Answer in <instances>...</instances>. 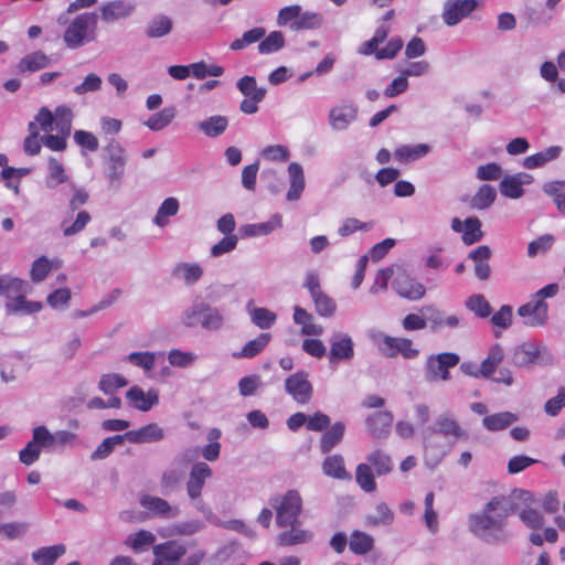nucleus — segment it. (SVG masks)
Masks as SVG:
<instances>
[{
  "label": "nucleus",
  "mask_w": 565,
  "mask_h": 565,
  "mask_svg": "<svg viewBox=\"0 0 565 565\" xmlns=\"http://www.w3.org/2000/svg\"><path fill=\"white\" fill-rule=\"evenodd\" d=\"M514 503L509 497L492 498L481 513L470 516V530L488 544H503L510 535L504 530L508 516L513 512Z\"/></svg>",
  "instance_id": "nucleus-1"
},
{
  "label": "nucleus",
  "mask_w": 565,
  "mask_h": 565,
  "mask_svg": "<svg viewBox=\"0 0 565 565\" xmlns=\"http://www.w3.org/2000/svg\"><path fill=\"white\" fill-rule=\"evenodd\" d=\"M98 15L85 12L77 15L64 32V42L70 49H77L96 39Z\"/></svg>",
  "instance_id": "nucleus-2"
},
{
  "label": "nucleus",
  "mask_w": 565,
  "mask_h": 565,
  "mask_svg": "<svg viewBox=\"0 0 565 565\" xmlns=\"http://www.w3.org/2000/svg\"><path fill=\"white\" fill-rule=\"evenodd\" d=\"M367 337L377 351L386 358L402 355L411 360L419 354V350L413 348L412 340L407 338L391 337L379 330H370Z\"/></svg>",
  "instance_id": "nucleus-3"
},
{
  "label": "nucleus",
  "mask_w": 565,
  "mask_h": 565,
  "mask_svg": "<svg viewBox=\"0 0 565 565\" xmlns=\"http://www.w3.org/2000/svg\"><path fill=\"white\" fill-rule=\"evenodd\" d=\"M270 503L276 511V524L279 527L295 524L302 512V498L296 489H290L284 495L271 499Z\"/></svg>",
  "instance_id": "nucleus-4"
},
{
  "label": "nucleus",
  "mask_w": 565,
  "mask_h": 565,
  "mask_svg": "<svg viewBox=\"0 0 565 565\" xmlns=\"http://www.w3.org/2000/svg\"><path fill=\"white\" fill-rule=\"evenodd\" d=\"M459 361V355L451 352L429 355L424 366L425 381L435 383L450 380L449 369L456 366Z\"/></svg>",
  "instance_id": "nucleus-5"
},
{
  "label": "nucleus",
  "mask_w": 565,
  "mask_h": 565,
  "mask_svg": "<svg viewBox=\"0 0 565 565\" xmlns=\"http://www.w3.org/2000/svg\"><path fill=\"white\" fill-rule=\"evenodd\" d=\"M107 177L110 184L118 186L125 174L127 163L125 148L114 138H110L105 147Z\"/></svg>",
  "instance_id": "nucleus-6"
},
{
  "label": "nucleus",
  "mask_w": 565,
  "mask_h": 565,
  "mask_svg": "<svg viewBox=\"0 0 565 565\" xmlns=\"http://www.w3.org/2000/svg\"><path fill=\"white\" fill-rule=\"evenodd\" d=\"M237 89L245 96L239 104V110L246 115H253L258 111V104L266 96V88L257 85L254 76L245 75L236 83Z\"/></svg>",
  "instance_id": "nucleus-7"
},
{
  "label": "nucleus",
  "mask_w": 565,
  "mask_h": 565,
  "mask_svg": "<svg viewBox=\"0 0 565 565\" xmlns=\"http://www.w3.org/2000/svg\"><path fill=\"white\" fill-rule=\"evenodd\" d=\"M420 311L433 331H441L443 329L456 330L467 326V320L463 316L447 315L446 311L440 310L435 305H426Z\"/></svg>",
  "instance_id": "nucleus-8"
},
{
  "label": "nucleus",
  "mask_w": 565,
  "mask_h": 565,
  "mask_svg": "<svg viewBox=\"0 0 565 565\" xmlns=\"http://www.w3.org/2000/svg\"><path fill=\"white\" fill-rule=\"evenodd\" d=\"M553 356L544 349L533 342H526L518 345L512 353L511 362L519 367H530L534 364L551 363Z\"/></svg>",
  "instance_id": "nucleus-9"
},
{
  "label": "nucleus",
  "mask_w": 565,
  "mask_h": 565,
  "mask_svg": "<svg viewBox=\"0 0 565 565\" xmlns=\"http://www.w3.org/2000/svg\"><path fill=\"white\" fill-rule=\"evenodd\" d=\"M477 6V0H446L443 6V21L447 26H455L468 18Z\"/></svg>",
  "instance_id": "nucleus-10"
},
{
  "label": "nucleus",
  "mask_w": 565,
  "mask_h": 565,
  "mask_svg": "<svg viewBox=\"0 0 565 565\" xmlns=\"http://www.w3.org/2000/svg\"><path fill=\"white\" fill-rule=\"evenodd\" d=\"M329 362L332 365L340 361H350L354 356V343L352 338L344 332L334 331L329 338Z\"/></svg>",
  "instance_id": "nucleus-11"
},
{
  "label": "nucleus",
  "mask_w": 565,
  "mask_h": 565,
  "mask_svg": "<svg viewBox=\"0 0 565 565\" xmlns=\"http://www.w3.org/2000/svg\"><path fill=\"white\" fill-rule=\"evenodd\" d=\"M152 565H178L186 554V547L178 541H167L152 547Z\"/></svg>",
  "instance_id": "nucleus-12"
},
{
  "label": "nucleus",
  "mask_w": 565,
  "mask_h": 565,
  "mask_svg": "<svg viewBox=\"0 0 565 565\" xmlns=\"http://www.w3.org/2000/svg\"><path fill=\"white\" fill-rule=\"evenodd\" d=\"M285 391L299 404H307L312 397V385L306 372H297L285 381Z\"/></svg>",
  "instance_id": "nucleus-13"
},
{
  "label": "nucleus",
  "mask_w": 565,
  "mask_h": 565,
  "mask_svg": "<svg viewBox=\"0 0 565 565\" xmlns=\"http://www.w3.org/2000/svg\"><path fill=\"white\" fill-rule=\"evenodd\" d=\"M211 477L212 469L206 462L199 461L192 466L186 481V493L191 501H196L201 498L205 482Z\"/></svg>",
  "instance_id": "nucleus-14"
},
{
  "label": "nucleus",
  "mask_w": 565,
  "mask_h": 565,
  "mask_svg": "<svg viewBox=\"0 0 565 565\" xmlns=\"http://www.w3.org/2000/svg\"><path fill=\"white\" fill-rule=\"evenodd\" d=\"M548 306L543 299H533L518 309L519 316L525 319V324L531 327L544 326L548 318Z\"/></svg>",
  "instance_id": "nucleus-15"
},
{
  "label": "nucleus",
  "mask_w": 565,
  "mask_h": 565,
  "mask_svg": "<svg viewBox=\"0 0 565 565\" xmlns=\"http://www.w3.org/2000/svg\"><path fill=\"white\" fill-rule=\"evenodd\" d=\"M140 505L146 509L152 516L162 519H174L180 514L177 505H171L166 499L145 494L140 498Z\"/></svg>",
  "instance_id": "nucleus-16"
},
{
  "label": "nucleus",
  "mask_w": 565,
  "mask_h": 565,
  "mask_svg": "<svg viewBox=\"0 0 565 565\" xmlns=\"http://www.w3.org/2000/svg\"><path fill=\"white\" fill-rule=\"evenodd\" d=\"M532 181L533 177L524 172L504 175L499 185L500 192L509 199H520L524 194L523 185Z\"/></svg>",
  "instance_id": "nucleus-17"
},
{
  "label": "nucleus",
  "mask_w": 565,
  "mask_h": 565,
  "mask_svg": "<svg viewBox=\"0 0 565 565\" xmlns=\"http://www.w3.org/2000/svg\"><path fill=\"white\" fill-rule=\"evenodd\" d=\"M393 288L396 292L409 300H419L425 296V287L409 277L406 273H399L396 275L393 281Z\"/></svg>",
  "instance_id": "nucleus-18"
},
{
  "label": "nucleus",
  "mask_w": 565,
  "mask_h": 565,
  "mask_svg": "<svg viewBox=\"0 0 565 565\" xmlns=\"http://www.w3.org/2000/svg\"><path fill=\"white\" fill-rule=\"evenodd\" d=\"M287 530L282 531L278 535V543L281 546H294L306 544L312 541L313 532L303 529L300 520L296 521L295 524H288Z\"/></svg>",
  "instance_id": "nucleus-19"
},
{
  "label": "nucleus",
  "mask_w": 565,
  "mask_h": 565,
  "mask_svg": "<svg viewBox=\"0 0 565 565\" xmlns=\"http://www.w3.org/2000/svg\"><path fill=\"white\" fill-rule=\"evenodd\" d=\"M126 397L136 409L141 412H148L159 403V393L157 390L152 388L146 393L137 385L127 391Z\"/></svg>",
  "instance_id": "nucleus-20"
},
{
  "label": "nucleus",
  "mask_w": 565,
  "mask_h": 565,
  "mask_svg": "<svg viewBox=\"0 0 565 565\" xmlns=\"http://www.w3.org/2000/svg\"><path fill=\"white\" fill-rule=\"evenodd\" d=\"M127 437L132 444L158 443L164 438V430L157 423H150L138 429L128 430Z\"/></svg>",
  "instance_id": "nucleus-21"
},
{
  "label": "nucleus",
  "mask_w": 565,
  "mask_h": 565,
  "mask_svg": "<svg viewBox=\"0 0 565 565\" xmlns=\"http://www.w3.org/2000/svg\"><path fill=\"white\" fill-rule=\"evenodd\" d=\"M393 415L391 412H376L366 418V426L373 437L386 438L391 433Z\"/></svg>",
  "instance_id": "nucleus-22"
},
{
  "label": "nucleus",
  "mask_w": 565,
  "mask_h": 565,
  "mask_svg": "<svg viewBox=\"0 0 565 565\" xmlns=\"http://www.w3.org/2000/svg\"><path fill=\"white\" fill-rule=\"evenodd\" d=\"M281 226L282 217L280 214L276 213L271 215L267 222L245 224L241 226L239 231L246 237H259L267 236L274 231L281 228Z\"/></svg>",
  "instance_id": "nucleus-23"
},
{
  "label": "nucleus",
  "mask_w": 565,
  "mask_h": 565,
  "mask_svg": "<svg viewBox=\"0 0 565 565\" xmlns=\"http://www.w3.org/2000/svg\"><path fill=\"white\" fill-rule=\"evenodd\" d=\"M226 323L224 309L203 302L202 329L209 332L221 331Z\"/></svg>",
  "instance_id": "nucleus-24"
},
{
  "label": "nucleus",
  "mask_w": 565,
  "mask_h": 565,
  "mask_svg": "<svg viewBox=\"0 0 565 565\" xmlns=\"http://www.w3.org/2000/svg\"><path fill=\"white\" fill-rule=\"evenodd\" d=\"M491 255L492 252L487 245L478 246L468 254V258L475 262V275L480 280H487L490 277L489 259Z\"/></svg>",
  "instance_id": "nucleus-25"
},
{
  "label": "nucleus",
  "mask_w": 565,
  "mask_h": 565,
  "mask_svg": "<svg viewBox=\"0 0 565 565\" xmlns=\"http://www.w3.org/2000/svg\"><path fill=\"white\" fill-rule=\"evenodd\" d=\"M185 477L184 467L171 463L160 477V487L164 495L177 491Z\"/></svg>",
  "instance_id": "nucleus-26"
},
{
  "label": "nucleus",
  "mask_w": 565,
  "mask_h": 565,
  "mask_svg": "<svg viewBox=\"0 0 565 565\" xmlns=\"http://www.w3.org/2000/svg\"><path fill=\"white\" fill-rule=\"evenodd\" d=\"M356 118V108L350 105L333 107L329 111V122L334 130L347 129Z\"/></svg>",
  "instance_id": "nucleus-27"
},
{
  "label": "nucleus",
  "mask_w": 565,
  "mask_h": 565,
  "mask_svg": "<svg viewBox=\"0 0 565 565\" xmlns=\"http://www.w3.org/2000/svg\"><path fill=\"white\" fill-rule=\"evenodd\" d=\"M51 58L42 51H35L23 56L15 65L17 73H34L47 67Z\"/></svg>",
  "instance_id": "nucleus-28"
},
{
  "label": "nucleus",
  "mask_w": 565,
  "mask_h": 565,
  "mask_svg": "<svg viewBox=\"0 0 565 565\" xmlns=\"http://www.w3.org/2000/svg\"><path fill=\"white\" fill-rule=\"evenodd\" d=\"M173 278L182 280L184 285L192 286L203 276V268L196 263H178L171 271Z\"/></svg>",
  "instance_id": "nucleus-29"
},
{
  "label": "nucleus",
  "mask_w": 565,
  "mask_h": 565,
  "mask_svg": "<svg viewBox=\"0 0 565 565\" xmlns=\"http://www.w3.org/2000/svg\"><path fill=\"white\" fill-rule=\"evenodd\" d=\"M288 177L290 186L286 199L288 201H297L300 199L306 185L302 167L298 162H291L288 166Z\"/></svg>",
  "instance_id": "nucleus-30"
},
{
  "label": "nucleus",
  "mask_w": 565,
  "mask_h": 565,
  "mask_svg": "<svg viewBox=\"0 0 565 565\" xmlns=\"http://www.w3.org/2000/svg\"><path fill=\"white\" fill-rule=\"evenodd\" d=\"M198 129L209 138H217L228 127V118L222 115L210 116L196 125Z\"/></svg>",
  "instance_id": "nucleus-31"
},
{
  "label": "nucleus",
  "mask_w": 565,
  "mask_h": 565,
  "mask_svg": "<svg viewBox=\"0 0 565 565\" xmlns=\"http://www.w3.org/2000/svg\"><path fill=\"white\" fill-rule=\"evenodd\" d=\"M294 322L301 326V334L303 335H321L323 327L313 322L315 318L306 309L296 306L294 308Z\"/></svg>",
  "instance_id": "nucleus-32"
},
{
  "label": "nucleus",
  "mask_w": 565,
  "mask_h": 565,
  "mask_svg": "<svg viewBox=\"0 0 565 565\" xmlns=\"http://www.w3.org/2000/svg\"><path fill=\"white\" fill-rule=\"evenodd\" d=\"M563 148L561 146H551L543 151L531 154L523 160V167L526 169H536L545 166L546 163L556 160L562 154Z\"/></svg>",
  "instance_id": "nucleus-33"
},
{
  "label": "nucleus",
  "mask_w": 565,
  "mask_h": 565,
  "mask_svg": "<svg viewBox=\"0 0 565 565\" xmlns=\"http://www.w3.org/2000/svg\"><path fill=\"white\" fill-rule=\"evenodd\" d=\"M134 10V4L124 0L108 2L100 9L103 20L108 22L126 18L130 15Z\"/></svg>",
  "instance_id": "nucleus-34"
},
{
  "label": "nucleus",
  "mask_w": 565,
  "mask_h": 565,
  "mask_svg": "<svg viewBox=\"0 0 565 565\" xmlns=\"http://www.w3.org/2000/svg\"><path fill=\"white\" fill-rule=\"evenodd\" d=\"M66 547L63 544L44 546L32 552L31 557L38 565H54L57 558L64 555Z\"/></svg>",
  "instance_id": "nucleus-35"
},
{
  "label": "nucleus",
  "mask_w": 565,
  "mask_h": 565,
  "mask_svg": "<svg viewBox=\"0 0 565 565\" xmlns=\"http://www.w3.org/2000/svg\"><path fill=\"white\" fill-rule=\"evenodd\" d=\"M322 471L326 476L334 479H351L350 472H348L344 467V458L341 455L328 456L322 462Z\"/></svg>",
  "instance_id": "nucleus-36"
},
{
  "label": "nucleus",
  "mask_w": 565,
  "mask_h": 565,
  "mask_svg": "<svg viewBox=\"0 0 565 565\" xmlns=\"http://www.w3.org/2000/svg\"><path fill=\"white\" fill-rule=\"evenodd\" d=\"M28 292L11 294V297L15 296L12 301L6 303V309L10 313H35L42 310L43 305L40 301H28L24 295Z\"/></svg>",
  "instance_id": "nucleus-37"
},
{
  "label": "nucleus",
  "mask_w": 565,
  "mask_h": 565,
  "mask_svg": "<svg viewBox=\"0 0 565 565\" xmlns=\"http://www.w3.org/2000/svg\"><path fill=\"white\" fill-rule=\"evenodd\" d=\"M252 301H248L246 309L249 313L252 322L260 329H269L277 320V315L264 307H252Z\"/></svg>",
  "instance_id": "nucleus-38"
},
{
  "label": "nucleus",
  "mask_w": 565,
  "mask_h": 565,
  "mask_svg": "<svg viewBox=\"0 0 565 565\" xmlns=\"http://www.w3.org/2000/svg\"><path fill=\"white\" fill-rule=\"evenodd\" d=\"M424 447L427 455H431L437 460L446 454V447L439 443V434L433 426L423 431Z\"/></svg>",
  "instance_id": "nucleus-39"
},
{
  "label": "nucleus",
  "mask_w": 565,
  "mask_h": 565,
  "mask_svg": "<svg viewBox=\"0 0 565 565\" xmlns=\"http://www.w3.org/2000/svg\"><path fill=\"white\" fill-rule=\"evenodd\" d=\"M204 300H195L190 307L184 309L180 316V322L188 329L202 328Z\"/></svg>",
  "instance_id": "nucleus-40"
},
{
  "label": "nucleus",
  "mask_w": 565,
  "mask_h": 565,
  "mask_svg": "<svg viewBox=\"0 0 565 565\" xmlns=\"http://www.w3.org/2000/svg\"><path fill=\"white\" fill-rule=\"evenodd\" d=\"M344 430L345 426L342 422H337L335 424H333L321 437V452H330L342 440Z\"/></svg>",
  "instance_id": "nucleus-41"
},
{
  "label": "nucleus",
  "mask_w": 565,
  "mask_h": 565,
  "mask_svg": "<svg viewBox=\"0 0 565 565\" xmlns=\"http://www.w3.org/2000/svg\"><path fill=\"white\" fill-rule=\"evenodd\" d=\"M430 148L425 143H417L414 146H401L394 151V157L401 162H412L425 157Z\"/></svg>",
  "instance_id": "nucleus-42"
},
{
  "label": "nucleus",
  "mask_w": 565,
  "mask_h": 565,
  "mask_svg": "<svg viewBox=\"0 0 565 565\" xmlns=\"http://www.w3.org/2000/svg\"><path fill=\"white\" fill-rule=\"evenodd\" d=\"M73 111L70 107L62 105L55 109L53 130L57 134L70 136L72 130Z\"/></svg>",
  "instance_id": "nucleus-43"
},
{
  "label": "nucleus",
  "mask_w": 565,
  "mask_h": 565,
  "mask_svg": "<svg viewBox=\"0 0 565 565\" xmlns=\"http://www.w3.org/2000/svg\"><path fill=\"white\" fill-rule=\"evenodd\" d=\"M435 428L439 435L445 437L467 438L466 431L460 427L457 420L448 415L438 417Z\"/></svg>",
  "instance_id": "nucleus-44"
},
{
  "label": "nucleus",
  "mask_w": 565,
  "mask_h": 565,
  "mask_svg": "<svg viewBox=\"0 0 565 565\" xmlns=\"http://www.w3.org/2000/svg\"><path fill=\"white\" fill-rule=\"evenodd\" d=\"M518 420V416L511 412H501L486 416L482 419L483 426L490 431H499L509 427Z\"/></svg>",
  "instance_id": "nucleus-45"
},
{
  "label": "nucleus",
  "mask_w": 565,
  "mask_h": 565,
  "mask_svg": "<svg viewBox=\"0 0 565 565\" xmlns=\"http://www.w3.org/2000/svg\"><path fill=\"white\" fill-rule=\"evenodd\" d=\"M367 465H370L371 469H375V473L377 476H384L392 471L393 461L391 457L381 449H376L370 452L366 457Z\"/></svg>",
  "instance_id": "nucleus-46"
},
{
  "label": "nucleus",
  "mask_w": 565,
  "mask_h": 565,
  "mask_svg": "<svg viewBox=\"0 0 565 565\" xmlns=\"http://www.w3.org/2000/svg\"><path fill=\"white\" fill-rule=\"evenodd\" d=\"M90 215L87 211H79L76 215L74 222H71L70 218H63L60 223V227L65 237L74 236L81 233L85 226L90 222Z\"/></svg>",
  "instance_id": "nucleus-47"
},
{
  "label": "nucleus",
  "mask_w": 565,
  "mask_h": 565,
  "mask_svg": "<svg viewBox=\"0 0 565 565\" xmlns=\"http://www.w3.org/2000/svg\"><path fill=\"white\" fill-rule=\"evenodd\" d=\"M503 359L504 351L502 347L498 343L492 344L489 348L487 358L481 363L483 365V377H491Z\"/></svg>",
  "instance_id": "nucleus-48"
},
{
  "label": "nucleus",
  "mask_w": 565,
  "mask_h": 565,
  "mask_svg": "<svg viewBox=\"0 0 565 565\" xmlns=\"http://www.w3.org/2000/svg\"><path fill=\"white\" fill-rule=\"evenodd\" d=\"M266 30L263 26L253 28L243 33V35L238 39H235L231 44L230 49L232 51H241L245 47L260 42V40L265 36Z\"/></svg>",
  "instance_id": "nucleus-49"
},
{
  "label": "nucleus",
  "mask_w": 565,
  "mask_h": 565,
  "mask_svg": "<svg viewBox=\"0 0 565 565\" xmlns=\"http://www.w3.org/2000/svg\"><path fill=\"white\" fill-rule=\"evenodd\" d=\"M270 334L262 333L257 338L248 341L242 349L241 352L234 353L235 358L252 359L259 354L269 343Z\"/></svg>",
  "instance_id": "nucleus-50"
},
{
  "label": "nucleus",
  "mask_w": 565,
  "mask_h": 565,
  "mask_svg": "<svg viewBox=\"0 0 565 565\" xmlns=\"http://www.w3.org/2000/svg\"><path fill=\"white\" fill-rule=\"evenodd\" d=\"M180 204L175 198H167L159 206L153 223L160 227L169 224L168 217L174 216L179 211Z\"/></svg>",
  "instance_id": "nucleus-51"
},
{
  "label": "nucleus",
  "mask_w": 565,
  "mask_h": 565,
  "mask_svg": "<svg viewBox=\"0 0 565 565\" xmlns=\"http://www.w3.org/2000/svg\"><path fill=\"white\" fill-rule=\"evenodd\" d=\"M302 7L292 4L281 8L278 11L276 23L278 26H288L291 31L296 32L295 24L300 19Z\"/></svg>",
  "instance_id": "nucleus-52"
},
{
  "label": "nucleus",
  "mask_w": 565,
  "mask_h": 565,
  "mask_svg": "<svg viewBox=\"0 0 565 565\" xmlns=\"http://www.w3.org/2000/svg\"><path fill=\"white\" fill-rule=\"evenodd\" d=\"M172 30V20L167 15L153 18L146 28L148 38L157 39L169 34Z\"/></svg>",
  "instance_id": "nucleus-53"
},
{
  "label": "nucleus",
  "mask_w": 565,
  "mask_h": 565,
  "mask_svg": "<svg viewBox=\"0 0 565 565\" xmlns=\"http://www.w3.org/2000/svg\"><path fill=\"white\" fill-rule=\"evenodd\" d=\"M175 115H177V110L174 107H172V106L164 107L159 113L152 115L145 122V125L153 131H159V130H162L163 128H166L167 126H169L171 124V121L174 119Z\"/></svg>",
  "instance_id": "nucleus-54"
},
{
  "label": "nucleus",
  "mask_w": 565,
  "mask_h": 565,
  "mask_svg": "<svg viewBox=\"0 0 565 565\" xmlns=\"http://www.w3.org/2000/svg\"><path fill=\"white\" fill-rule=\"evenodd\" d=\"M543 191L553 199L557 209L565 213V180L546 182L543 184Z\"/></svg>",
  "instance_id": "nucleus-55"
},
{
  "label": "nucleus",
  "mask_w": 565,
  "mask_h": 565,
  "mask_svg": "<svg viewBox=\"0 0 565 565\" xmlns=\"http://www.w3.org/2000/svg\"><path fill=\"white\" fill-rule=\"evenodd\" d=\"M285 38L280 31H271L266 38H263L258 44L260 54H271L278 52L285 46Z\"/></svg>",
  "instance_id": "nucleus-56"
},
{
  "label": "nucleus",
  "mask_w": 565,
  "mask_h": 565,
  "mask_svg": "<svg viewBox=\"0 0 565 565\" xmlns=\"http://www.w3.org/2000/svg\"><path fill=\"white\" fill-rule=\"evenodd\" d=\"M47 169L49 174L45 180L47 188L54 189L67 180L63 166L55 158H49Z\"/></svg>",
  "instance_id": "nucleus-57"
},
{
  "label": "nucleus",
  "mask_w": 565,
  "mask_h": 565,
  "mask_svg": "<svg viewBox=\"0 0 565 565\" xmlns=\"http://www.w3.org/2000/svg\"><path fill=\"white\" fill-rule=\"evenodd\" d=\"M495 189L489 184H483L473 195L471 205L478 210H486L492 205V203L495 201Z\"/></svg>",
  "instance_id": "nucleus-58"
},
{
  "label": "nucleus",
  "mask_w": 565,
  "mask_h": 565,
  "mask_svg": "<svg viewBox=\"0 0 565 565\" xmlns=\"http://www.w3.org/2000/svg\"><path fill=\"white\" fill-rule=\"evenodd\" d=\"M355 481L365 492H374L376 490V482L370 465L360 463L355 470Z\"/></svg>",
  "instance_id": "nucleus-59"
},
{
  "label": "nucleus",
  "mask_w": 565,
  "mask_h": 565,
  "mask_svg": "<svg viewBox=\"0 0 565 565\" xmlns=\"http://www.w3.org/2000/svg\"><path fill=\"white\" fill-rule=\"evenodd\" d=\"M28 282L18 277L9 275L0 276V296L4 295L11 298V294H20L26 291Z\"/></svg>",
  "instance_id": "nucleus-60"
},
{
  "label": "nucleus",
  "mask_w": 565,
  "mask_h": 565,
  "mask_svg": "<svg viewBox=\"0 0 565 565\" xmlns=\"http://www.w3.org/2000/svg\"><path fill=\"white\" fill-rule=\"evenodd\" d=\"M373 543L374 540L371 535L364 532L354 531L351 535L349 546L354 554L363 555L373 548Z\"/></svg>",
  "instance_id": "nucleus-61"
},
{
  "label": "nucleus",
  "mask_w": 565,
  "mask_h": 565,
  "mask_svg": "<svg viewBox=\"0 0 565 565\" xmlns=\"http://www.w3.org/2000/svg\"><path fill=\"white\" fill-rule=\"evenodd\" d=\"M154 541L156 536L153 533L147 530H140L127 537L126 545L131 547L135 552H141L152 545Z\"/></svg>",
  "instance_id": "nucleus-62"
},
{
  "label": "nucleus",
  "mask_w": 565,
  "mask_h": 565,
  "mask_svg": "<svg viewBox=\"0 0 565 565\" xmlns=\"http://www.w3.org/2000/svg\"><path fill=\"white\" fill-rule=\"evenodd\" d=\"M324 18L319 12L303 11L301 9L300 19L295 24L296 32L302 30H317L322 26Z\"/></svg>",
  "instance_id": "nucleus-63"
},
{
  "label": "nucleus",
  "mask_w": 565,
  "mask_h": 565,
  "mask_svg": "<svg viewBox=\"0 0 565 565\" xmlns=\"http://www.w3.org/2000/svg\"><path fill=\"white\" fill-rule=\"evenodd\" d=\"M466 308L480 318H487L491 315L492 308L483 295L477 294L467 298Z\"/></svg>",
  "instance_id": "nucleus-64"
}]
</instances>
